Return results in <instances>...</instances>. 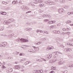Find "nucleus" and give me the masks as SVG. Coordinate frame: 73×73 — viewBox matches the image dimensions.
Masks as SVG:
<instances>
[{
	"mask_svg": "<svg viewBox=\"0 0 73 73\" xmlns=\"http://www.w3.org/2000/svg\"><path fill=\"white\" fill-rule=\"evenodd\" d=\"M21 42L23 43V42H29V40L25 39L22 38H21Z\"/></svg>",
	"mask_w": 73,
	"mask_h": 73,
	"instance_id": "nucleus-1",
	"label": "nucleus"
},
{
	"mask_svg": "<svg viewBox=\"0 0 73 73\" xmlns=\"http://www.w3.org/2000/svg\"><path fill=\"white\" fill-rule=\"evenodd\" d=\"M46 3L49 5H53L54 4V2L52 1H50L49 2H46Z\"/></svg>",
	"mask_w": 73,
	"mask_h": 73,
	"instance_id": "nucleus-2",
	"label": "nucleus"
},
{
	"mask_svg": "<svg viewBox=\"0 0 73 73\" xmlns=\"http://www.w3.org/2000/svg\"><path fill=\"white\" fill-rule=\"evenodd\" d=\"M54 48L52 46L51 47H50V46H48L46 48L47 50H51V49H53Z\"/></svg>",
	"mask_w": 73,
	"mask_h": 73,
	"instance_id": "nucleus-3",
	"label": "nucleus"
},
{
	"mask_svg": "<svg viewBox=\"0 0 73 73\" xmlns=\"http://www.w3.org/2000/svg\"><path fill=\"white\" fill-rule=\"evenodd\" d=\"M51 57H52L51 54H48L47 55V58H46V59L49 60V59H50V58H51Z\"/></svg>",
	"mask_w": 73,
	"mask_h": 73,
	"instance_id": "nucleus-4",
	"label": "nucleus"
},
{
	"mask_svg": "<svg viewBox=\"0 0 73 73\" xmlns=\"http://www.w3.org/2000/svg\"><path fill=\"white\" fill-rule=\"evenodd\" d=\"M38 0H33V3L36 4L38 3Z\"/></svg>",
	"mask_w": 73,
	"mask_h": 73,
	"instance_id": "nucleus-5",
	"label": "nucleus"
},
{
	"mask_svg": "<svg viewBox=\"0 0 73 73\" xmlns=\"http://www.w3.org/2000/svg\"><path fill=\"white\" fill-rule=\"evenodd\" d=\"M3 46H5L7 45V42H4L2 43Z\"/></svg>",
	"mask_w": 73,
	"mask_h": 73,
	"instance_id": "nucleus-6",
	"label": "nucleus"
},
{
	"mask_svg": "<svg viewBox=\"0 0 73 73\" xmlns=\"http://www.w3.org/2000/svg\"><path fill=\"white\" fill-rule=\"evenodd\" d=\"M56 69V67L52 66L51 67V70H54Z\"/></svg>",
	"mask_w": 73,
	"mask_h": 73,
	"instance_id": "nucleus-7",
	"label": "nucleus"
},
{
	"mask_svg": "<svg viewBox=\"0 0 73 73\" xmlns=\"http://www.w3.org/2000/svg\"><path fill=\"white\" fill-rule=\"evenodd\" d=\"M48 24H53V22L52 21H51L47 23Z\"/></svg>",
	"mask_w": 73,
	"mask_h": 73,
	"instance_id": "nucleus-8",
	"label": "nucleus"
},
{
	"mask_svg": "<svg viewBox=\"0 0 73 73\" xmlns=\"http://www.w3.org/2000/svg\"><path fill=\"white\" fill-rule=\"evenodd\" d=\"M63 63V62H62V61H60L59 62L58 64V65H62V64Z\"/></svg>",
	"mask_w": 73,
	"mask_h": 73,
	"instance_id": "nucleus-9",
	"label": "nucleus"
},
{
	"mask_svg": "<svg viewBox=\"0 0 73 73\" xmlns=\"http://www.w3.org/2000/svg\"><path fill=\"white\" fill-rule=\"evenodd\" d=\"M27 47H28V46L27 45H24L22 46V48H26Z\"/></svg>",
	"mask_w": 73,
	"mask_h": 73,
	"instance_id": "nucleus-10",
	"label": "nucleus"
},
{
	"mask_svg": "<svg viewBox=\"0 0 73 73\" xmlns=\"http://www.w3.org/2000/svg\"><path fill=\"white\" fill-rule=\"evenodd\" d=\"M39 72H40V71L39 70H34V73H39Z\"/></svg>",
	"mask_w": 73,
	"mask_h": 73,
	"instance_id": "nucleus-11",
	"label": "nucleus"
},
{
	"mask_svg": "<svg viewBox=\"0 0 73 73\" xmlns=\"http://www.w3.org/2000/svg\"><path fill=\"white\" fill-rule=\"evenodd\" d=\"M16 3H17V1H14L12 2V4H16Z\"/></svg>",
	"mask_w": 73,
	"mask_h": 73,
	"instance_id": "nucleus-12",
	"label": "nucleus"
},
{
	"mask_svg": "<svg viewBox=\"0 0 73 73\" xmlns=\"http://www.w3.org/2000/svg\"><path fill=\"white\" fill-rule=\"evenodd\" d=\"M25 55V54L24 53H20V54H19V56H24Z\"/></svg>",
	"mask_w": 73,
	"mask_h": 73,
	"instance_id": "nucleus-13",
	"label": "nucleus"
},
{
	"mask_svg": "<svg viewBox=\"0 0 73 73\" xmlns=\"http://www.w3.org/2000/svg\"><path fill=\"white\" fill-rule=\"evenodd\" d=\"M43 33H45V34H48V32L46 31H43Z\"/></svg>",
	"mask_w": 73,
	"mask_h": 73,
	"instance_id": "nucleus-14",
	"label": "nucleus"
},
{
	"mask_svg": "<svg viewBox=\"0 0 73 73\" xmlns=\"http://www.w3.org/2000/svg\"><path fill=\"white\" fill-rule=\"evenodd\" d=\"M29 52L30 53H34V52L32 50H29Z\"/></svg>",
	"mask_w": 73,
	"mask_h": 73,
	"instance_id": "nucleus-15",
	"label": "nucleus"
},
{
	"mask_svg": "<svg viewBox=\"0 0 73 73\" xmlns=\"http://www.w3.org/2000/svg\"><path fill=\"white\" fill-rule=\"evenodd\" d=\"M58 12L59 13H62V11L61 10V9H59L58 11Z\"/></svg>",
	"mask_w": 73,
	"mask_h": 73,
	"instance_id": "nucleus-16",
	"label": "nucleus"
},
{
	"mask_svg": "<svg viewBox=\"0 0 73 73\" xmlns=\"http://www.w3.org/2000/svg\"><path fill=\"white\" fill-rule=\"evenodd\" d=\"M41 44V42H40L36 43V45H40V44Z\"/></svg>",
	"mask_w": 73,
	"mask_h": 73,
	"instance_id": "nucleus-17",
	"label": "nucleus"
},
{
	"mask_svg": "<svg viewBox=\"0 0 73 73\" xmlns=\"http://www.w3.org/2000/svg\"><path fill=\"white\" fill-rule=\"evenodd\" d=\"M7 15V13L3 11V14L2 15Z\"/></svg>",
	"mask_w": 73,
	"mask_h": 73,
	"instance_id": "nucleus-18",
	"label": "nucleus"
},
{
	"mask_svg": "<svg viewBox=\"0 0 73 73\" xmlns=\"http://www.w3.org/2000/svg\"><path fill=\"white\" fill-rule=\"evenodd\" d=\"M33 47L34 48V49H36L37 50H38V47H36L35 46H33Z\"/></svg>",
	"mask_w": 73,
	"mask_h": 73,
	"instance_id": "nucleus-19",
	"label": "nucleus"
},
{
	"mask_svg": "<svg viewBox=\"0 0 73 73\" xmlns=\"http://www.w3.org/2000/svg\"><path fill=\"white\" fill-rule=\"evenodd\" d=\"M39 12H40V13L42 12H43V10H42V9H40L39 10Z\"/></svg>",
	"mask_w": 73,
	"mask_h": 73,
	"instance_id": "nucleus-20",
	"label": "nucleus"
},
{
	"mask_svg": "<svg viewBox=\"0 0 73 73\" xmlns=\"http://www.w3.org/2000/svg\"><path fill=\"white\" fill-rule=\"evenodd\" d=\"M15 53H16V54L17 55L19 54V52H13L14 54H15Z\"/></svg>",
	"mask_w": 73,
	"mask_h": 73,
	"instance_id": "nucleus-21",
	"label": "nucleus"
},
{
	"mask_svg": "<svg viewBox=\"0 0 73 73\" xmlns=\"http://www.w3.org/2000/svg\"><path fill=\"white\" fill-rule=\"evenodd\" d=\"M63 31H68V29L63 28L62 29Z\"/></svg>",
	"mask_w": 73,
	"mask_h": 73,
	"instance_id": "nucleus-22",
	"label": "nucleus"
},
{
	"mask_svg": "<svg viewBox=\"0 0 73 73\" xmlns=\"http://www.w3.org/2000/svg\"><path fill=\"white\" fill-rule=\"evenodd\" d=\"M44 4H39V6H40V7H43V6H44Z\"/></svg>",
	"mask_w": 73,
	"mask_h": 73,
	"instance_id": "nucleus-23",
	"label": "nucleus"
},
{
	"mask_svg": "<svg viewBox=\"0 0 73 73\" xmlns=\"http://www.w3.org/2000/svg\"><path fill=\"white\" fill-rule=\"evenodd\" d=\"M56 62V60H55L54 61H53L52 62H50V63H51V64H53V63H54V62Z\"/></svg>",
	"mask_w": 73,
	"mask_h": 73,
	"instance_id": "nucleus-24",
	"label": "nucleus"
},
{
	"mask_svg": "<svg viewBox=\"0 0 73 73\" xmlns=\"http://www.w3.org/2000/svg\"><path fill=\"white\" fill-rule=\"evenodd\" d=\"M3 24H7V21H5L3 23Z\"/></svg>",
	"mask_w": 73,
	"mask_h": 73,
	"instance_id": "nucleus-25",
	"label": "nucleus"
},
{
	"mask_svg": "<svg viewBox=\"0 0 73 73\" xmlns=\"http://www.w3.org/2000/svg\"><path fill=\"white\" fill-rule=\"evenodd\" d=\"M11 22L10 21H7V24L8 25L9 24H10V23H11Z\"/></svg>",
	"mask_w": 73,
	"mask_h": 73,
	"instance_id": "nucleus-26",
	"label": "nucleus"
},
{
	"mask_svg": "<svg viewBox=\"0 0 73 73\" xmlns=\"http://www.w3.org/2000/svg\"><path fill=\"white\" fill-rule=\"evenodd\" d=\"M53 28H54V27H53V26H51L50 27V29H53Z\"/></svg>",
	"mask_w": 73,
	"mask_h": 73,
	"instance_id": "nucleus-27",
	"label": "nucleus"
},
{
	"mask_svg": "<svg viewBox=\"0 0 73 73\" xmlns=\"http://www.w3.org/2000/svg\"><path fill=\"white\" fill-rule=\"evenodd\" d=\"M21 38L20 39V38H18L17 40V41L19 42V41H20V40L21 41Z\"/></svg>",
	"mask_w": 73,
	"mask_h": 73,
	"instance_id": "nucleus-28",
	"label": "nucleus"
},
{
	"mask_svg": "<svg viewBox=\"0 0 73 73\" xmlns=\"http://www.w3.org/2000/svg\"><path fill=\"white\" fill-rule=\"evenodd\" d=\"M44 21L46 22H47V21H49V20L47 19H45Z\"/></svg>",
	"mask_w": 73,
	"mask_h": 73,
	"instance_id": "nucleus-29",
	"label": "nucleus"
},
{
	"mask_svg": "<svg viewBox=\"0 0 73 73\" xmlns=\"http://www.w3.org/2000/svg\"><path fill=\"white\" fill-rule=\"evenodd\" d=\"M17 67H18L17 69H20V68H21V65L18 66Z\"/></svg>",
	"mask_w": 73,
	"mask_h": 73,
	"instance_id": "nucleus-30",
	"label": "nucleus"
},
{
	"mask_svg": "<svg viewBox=\"0 0 73 73\" xmlns=\"http://www.w3.org/2000/svg\"><path fill=\"white\" fill-rule=\"evenodd\" d=\"M42 3V0L38 1V3Z\"/></svg>",
	"mask_w": 73,
	"mask_h": 73,
	"instance_id": "nucleus-31",
	"label": "nucleus"
},
{
	"mask_svg": "<svg viewBox=\"0 0 73 73\" xmlns=\"http://www.w3.org/2000/svg\"><path fill=\"white\" fill-rule=\"evenodd\" d=\"M3 11H0V15H3Z\"/></svg>",
	"mask_w": 73,
	"mask_h": 73,
	"instance_id": "nucleus-32",
	"label": "nucleus"
},
{
	"mask_svg": "<svg viewBox=\"0 0 73 73\" xmlns=\"http://www.w3.org/2000/svg\"><path fill=\"white\" fill-rule=\"evenodd\" d=\"M68 73L67 70H65L63 72V73Z\"/></svg>",
	"mask_w": 73,
	"mask_h": 73,
	"instance_id": "nucleus-33",
	"label": "nucleus"
},
{
	"mask_svg": "<svg viewBox=\"0 0 73 73\" xmlns=\"http://www.w3.org/2000/svg\"><path fill=\"white\" fill-rule=\"evenodd\" d=\"M67 14L68 15H71V12H68L67 13Z\"/></svg>",
	"mask_w": 73,
	"mask_h": 73,
	"instance_id": "nucleus-34",
	"label": "nucleus"
},
{
	"mask_svg": "<svg viewBox=\"0 0 73 73\" xmlns=\"http://www.w3.org/2000/svg\"><path fill=\"white\" fill-rule=\"evenodd\" d=\"M18 65H16L14 67V68L15 69H17L18 68Z\"/></svg>",
	"mask_w": 73,
	"mask_h": 73,
	"instance_id": "nucleus-35",
	"label": "nucleus"
},
{
	"mask_svg": "<svg viewBox=\"0 0 73 73\" xmlns=\"http://www.w3.org/2000/svg\"><path fill=\"white\" fill-rule=\"evenodd\" d=\"M71 22H72V21H68V24H70V23H71Z\"/></svg>",
	"mask_w": 73,
	"mask_h": 73,
	"instance_id": "nucleus-36",
	"label": "nucleus"
},
{
	"mask_svg": "<svg viewBox=\"0 0 73 73\" xmlns=\"http://www.w3.org/2000/svg\"><path fill=\"white\" fill-rule=\"evenodd\" d=\"M39 72H40V73H42V72H43V70H39Z\"/></svg>",
	"mask_w": 73,
	"mask_h": 73,
	"instance_id": "nucleus-37",
	"label": "nucleus"
},
{
	"mask_svg": "<svg viewBox=\"0 0 73 73\" xmlns=\"http://www.w3.org/2000/svg\"><path fill=\"white\" fill-rule=\"evenodd\" d=\"M6 67L4 66H2V68H3V69H5V68Z\"/></svg>",
	"mask_w": 73,
	"mask_h": 73,
	"instance_id": "nucleus-38",
	"label": "nucleus"
},
{
	"mask_svg": "<svg viewBox=\"0 0 73 73\" xmlns=\"http://www.w3.org/2000/svg\"><path fill=\"white\" fill-rule=\"evenodd\" d=\"M24 60H25V59H24V58L22 59L21 60H20V61L21 62V61H24Z\"/></svg>",
	"mask_w": 73,
	"mask_h": 73,
	"instance_id": "nucleus-39",
	"label": "nucleus"
},
{
	"mask_svg": "<svg viewBox=\"0 0 73 73\" xmlns=\"http://www.w3.org/2000/svg\"><path fill=\"white\" fill-rule=\"evenodd\" d=\"M55 73V72L52 71L50 72V73Z\"/></svg>",
	"mask_w": 73,
	"mask_h": 73,
	"instance_id": "nucleus-40",
	"label": "nucleus"
},
{
	"mask_svg": "<svg viewBox=\"0 0 73 73\" xmlns=\"http://www.w3.org/2000/svg\"><path fill=\"white\" fill-rule=\"evenodd\" d=\"M60 32L59 31H57L56 33L58 34H59V33H60Z\"/></svg>",
	"mask_w": 73,
	"mask_h": 73,
	"instance_id": "nucleus-41",
	"label": "nucleus"
},
{
	"mask_svg": "<svg viewBox=\"0 0 73 73\" xmlns=\"http://www.w3.org/2000/svg\"><path fill=\"white\" fill-rule=\"evenodd\" d=\"M61 9L62 10V12H64L65 11L64 10L62 9Z\"/></svg>",
	"mask_w": 73,
	"mask_h": 73,
	"instance_id": "nucleus-42",
	"label": "nucleus"
},
{
	"mask_svg": "<svg viewBox=\"0 0 73 73\" xmlns=\"http://www.w3.org/2000/svg\"><path fill=\"white\" fill-rule=\"evenodd\" d=\"M70 26H73V23H72L70 25Z\"/></svg>",
	"mask_w": 73,
	"mask_h": 73,
	"instance_id": "nucleus-43",
	"label": "nucleus"
},
{
	"mask_svg": "<svg viewBox=\"0 0 73 73\" xmlns=\"http://www.w3.org/2000/svg\"><path fill=\"white\" fill-rule=\"evenodd\" d=\"M68 50L69 51V52H71L72 51V49L71 48H69L68 49Z\"/></svg>",
	"mask_w": 73,
	"mask_h": 73,
	"instance_id": "nucleus-44",
	"label": "nucleus"
},
{
	"mask_svg": "<svg viewBox=\"0 0 73 73\" xmlns=\"http://www.w3.org/2000/svg\"><path fill=\"white\" fill-rule=\"evenodd\" d=\"M25 30L26 31H29V29L28 28H27Z\"/></svg>",
	"mask_w": 73,
	"mask_h": 73,
	"instance_id": "nucleus-45",
	"label": "nucleus"
},
{
	"mask_svg": "<svg viewBox=\"0 0 73 73\" xmlns=\"http://www.w3.org/2000/svg\"><path fill=\"white\" fill-rule=\"evenodd\" d=\"M39 32H40V33H42H42H43V31H42V30H40V31Z\"/></svg>",
	"mask_w": 73,
	"mask_h": 73,
	"instance_id": "nucleus-46",
	"label": "nucleus"
},
{
	"mask_svg": "<svg viewBox=\"0 0 73 73\" xmlns=\"http://www.w3.org/2000/svg\"><path fill=\"white\" fill-rule=\"evenodd\" d=\"M28 62H26L25 63V64H28Z\"/></svg>",
	"mask_w": 73,
	"mask_h": 73,
	"instance_id": "nucleus-47",
	"label": "nucleus"
},
{
	"mask_svg": "<svg viewBox=\"0 0 73 73\" xmlns=\"http://www.w3.org/2000/svg\"><path fill=\"white\" fill-rule=\"evenodd\" d=\"M52 23H53H53H56V21H52Z\"/></svg>",
	"mask_w": 73,
	"mask_h": 73,
	"instance_id": "nucleus-48",
	"label": "nucleus"
},
{
	"mask_svg": "<svg viewBox=\"0 0 73 73\" xmlns=\"http://www.w3.org/2000/svg\"><path fill=\"white\" fill-rule=\"evenodd\" d=\"M53 32L55 33H57V31H54Z\"/></svg>",
	"mask_w": 73,
	"mask_h": 73,
	"instance_id": "nucleus-49",
	"label": "nucleus"
},
{
	"mask_svg": "<svg viewBox=\"0 0 73 73\" xmlns=\"http://www.w3.org/2000/svg\"><path fill=\"white\" fill-rule=\"evenodd\" d=\"M2 3L3 4H6V3H5V2L3 1L2 2Z\"/></svg>",
	"mask_w": 73,
	"mask_h": 73,
	"instance_id": "nucleus-50",
	"label": "nucleus"
},
{
	"mask_svg": "<svg viewBox=\"0 0 73 73\" xmlns=\"http://www.w3.org/2000/svg\"><path fill=\"white\" fill-rule=\"evenodd\" d=\"M66 34H67L68 35H69L70 34V32H67L66 33Z\"/></svg>",
	"mask_w": 73,
	"mask_h": 73,
	"instance_id": "nucleus-51",
	"label": "nucleus"
},
{
	"mask_svg": "<svg viewBox=\"0 0 73 73\" xmlns=\"http://www.w3.org/2000/svg\"><path fill=\"white\" fill-rule=\"evenodd\" d=\"M28 29H29V30L31 31V30H32V28H29Z\"/></svg>",
	"mask_w": 73,
	"mask_h": 73,
	"instance_id": "nucleus-52",
	"label": "nucleus"
},
{
	"mask_svg": "<svg viewBox=\"0 0 73 73\" xmlns=\"http://www.w3.org/2000/svg\"><path fill=\"white\" fill-rule=\"evenodd\" d=\"M22 69H24V68H25V67H24V66H22Z\"/></svg>",
	"mask_w": 73,
	"mask_h": 73,
	"instance_id": "nucleus-53",
	"label": "nucleus"
},
{
	"mask_svg": "<svg viewBox=\"0 0 73 73\" xmlns=\"http://www.w3.org/2000/svg\"><path fill=\"white\" fill-rule=\"evenodd\" d=\"M70 46H73V43L70 44Z\"/></svg>",
	"mask_w": 73,
	"mask_h": 73,
	"instance_id": "nucleus-54",
	"label": "nucleus"
},
{
	"mask_svg": "<svg viewBox=\"0 0 73 73\" xmlns=\"http://www.w3.org/2000/svg\"><path fill=\"white\" fill-rule=\"evenodd\" d=\"M10 9V7H7V10H8V9Z\"/></svg>",
	"mask_w": 73,
	"mask_h": 73,
	"instance_id": "nucleus-55",
	"label": "nucleus"
},
{
	"mask_svg": "<svg viewBox=\"0 0 73 73\" xmlns=\"http://www.w3.org/2000/svg\"><path fill=\"white\" fill-rule=\"evenodd\" d=\"M70 43L68 42V43H67V45H70Z\"/></svg>",
	"mask_w": 73,
	"mask_h": 73,
	"instance_id": "nucleus-56",
	"label": "nucleus"
},
{
	"mask_svg": "<svg viewBox=\"0 0 73 73\" xmlns=\"http://www.w3.org/2000/svg\"><path fill=\"white\" fill-rule=\"evenodd\" d=\"M19 2V3H20L21 4V3H22V2L21 1H20Z\"/></svg>",
	"mask_w": 73,
	"mask_h": 73,
	"instance_id": "nucleus-57",
	"label": "nucleus"
},
{
	"mask_svg": "<svg viewBox=\"0 0 73 73\" xmlns=\"http://www.w3.org/2000/svg\"><path fill=\"white\" fill-rule=\"evenodd\" d=\"M36 32L37 33H38L39 32V30H37L36 31Z\"/></svg>",
	"mask_w": 73,
	"mask_h": 73,
	"instance_id": "nucleus-58",
	"label": "nucleus"
},
{
	"mask_svg": "<svg viewBox=\"0 0 73 73\" xmlns=\"http://www.w3.org/2000/svg\"><path fill=\"white\" fill-rule=\"evenodd\" d=\"M1 45H2V43H0V46H1Z\"/></svg>",
	"mask_w": 73,
	"mask_h": 73,
	"instance_id": "nucleus-59",
	"label": "nucleus"
},
{
	"mask_svg": "<svg viewBox=\"0 0 73 73\" xmlns=\"http://www.w3.org/2000/svg\"><path fill=\"white\" fill-rule=\"evenodd\" d=\"M66 50L67 52H68V51H69V49L67 48L66 49Z\"/></svg>",
	"mask_w": 73,
	"mask_h": 73,
	"instance_id": "nucleus-60",
	"label": "nucleus"
},
{
	"mask_svg": "<svg viewBox=\"0 0 73 73\" xmlns=\"http://www.w3.org/2000/svg\"><path fill=\"white\" fill-rule=\"evenodd\" d=\"M71 15H73V12H71Z\"/></svg>",
	"mask_w": 73,
	"mask_h": 73,
	"instance_id": "nucleus-61",
	"label": "nucleus"
},
{
	"mask_svg": "<svg viewBox=\"0 0 73 73\" xmlns=\"http://www.w3.org/2000/svg\"><path fill=\"white\" fill-rule=\"evenodd\" d=\"M5 2V4H8V2Z\"/></svg>",
	"mask_w": 73,
	"mask_h": 73,
	"instance_id": "nucleus-62",
	"label": "nucleus"
},
{
	"mask_svg": "<svg viewBox=\"0 0 73 73\" xmlns=\"http://www.w3.org/2000/svg\"><path fill=\"white\" fill-rule=\"evenodd\" d=\"M15 64H18V62L17 61L15 62Z\"/></svg>",
	"mask_w": 73,
	"mask_h": 73,
	"instance_id": "nucleus-63",
	"label": "nucleus"
},
{
	"mask_svg": "<svg viewBox=\"0 0 73 73\" xmlns=\"http://www.w3.org/2000/svg\"><path fill=\"white\" fill-rule=\"evenodd\" d=\"M71 68H72V65H70L69 66Z\"/></svg>",
	"mask_w": 73,
	"mask_h": 73,
	"instance_id": "nucleus-64",
	"label": "nucleus"
}]
</instances>
